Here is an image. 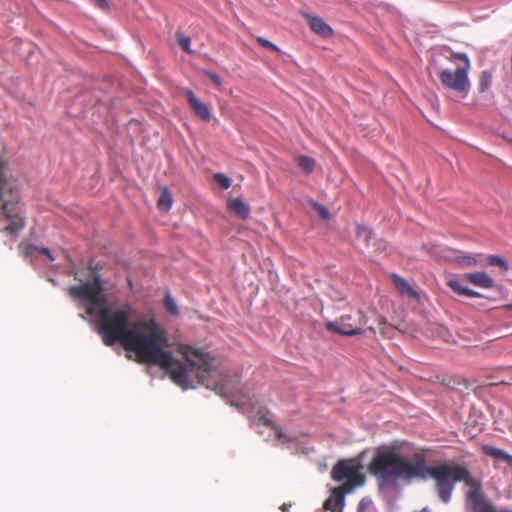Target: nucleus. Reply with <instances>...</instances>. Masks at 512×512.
<instances>
[{
	"label": "nucleus",
	"mask_w": 512,
	"mask_h": 512,
	"mask_svg": "<svg viewBox=\"0 0 512 512\" xmlns=\"http://www.w3.org/2000/svg\"><path fill=\"white\" fill-rule=\"evenodd\" d=\"M163 304L168 313H170L173 316L179 315V309L177 307V304L175 303L174 299L171 297L169 293L165 295Z\"/></svg>",
	"instance_id": "393cba45"
},
{
	"label": "nucleus",
	"mask_w": 512,
	"mask_h": 512,
	"mask_svg": "<svg viewBox=\"0 0 512 512\" xmlns=\"http://www.w3.org/2000/svg\"><path fill=\"white\" fill-rule=\"evenodd\" d=\"M493 73L491 70L481 72L478 90L481 94L485 93L492 85Z\"/></svg>",
	"instance_id": "aec40b11"
},
{
	"label": "nucleus",
	"mask_w": 512,
	"mask_h": 512,
	"mask_svg": "<svg viewBox=\"0 0 512 512\" xmlns=\"http://www.w3.org/2000/svg\"><path fill=\"white\" fill-rule=\"evenodd\" d=\"M91 2L101 10H109V3L107 0H91Z\"/></svg>",
	"instance_id": "c756f323"
},
{
	"label": "nucleus",
	"mask_w": 512,
	"mask_h": 512,
	"mask_svg": "<svg viewBox=\"0 0 512 512\" xmlns=\"http://www.w3.org/2000/svg\"><path fill=\"white\" fill-rule=\"evenodd\" d=\"M488 264L491 266H499L503 271L509 270V264L505 258L499 255H490L487 258Z\"/></svg>",
	"instance_id": "5701e85b"
},
{
	"label": "nucleus",
	"mask_w": 512,
	"mask_h": 512,
	"mask_svg": "<svg viewBox=\"0 0 512 512\" xmlns=\"http://www.w3.org/2000/svg\"><path fill=\"white\" fill-rule=\"evenodd\" d=\"M450 64L454 66L450 70V90L458 92L463 97L468 96L471 90L469 72L471 60L467 53L453 52L450 49Z\"/></svg>",
	"instance_id": "423d86ee"
},
{
	"label": "nucleus",
	"mask_w": 512,
	"mask_h": 512,
	"mask_svg": "<svg viewBox=\"0 0 512 512\" xmlns=\"http://www.w3.org/2000/svg\"><path fill=\"white\" fill-rule=\"evenodd\" d=\"M39 252L41 254L47 256L50 260H53V257H52V255H51V253H50L48 248H41V249H39Z\"/></svg>",
	"instance_id": "473e14b6"
},
{
	"label": "nucleus",
	"mask_w": 512,
	"mask_h": 512,
	"mask_svg": "<svg viewBox=\"0 0 512 512\" xmlns=\"http://www.w3.org/2000/svg\"><path fill=\"white\" fill-rule=\"evenodd\" d=\"M346 494L348 493L343 490H337V487H335L330 497L324 502V509L331 512H342Z\"/></svg>",
	"instance_id": "9b49d317"
},
{
	"label": "nucleus",
	"mask_w": 512,
	"mask_h": 512,
	"mask_svg": "<svg viewBox=\"0 0 512 512\" xmlns=\"http://www.w3.org/2000/svg\"><path fill=\"white\" fill-rule=\"evenodd\" d=\"M203 74L215 85L220 86L222 81L219 75L212 71L204 70Z\"/></svg>",
	"instance_id": "bb28decb"
},
{
	"label": "nucleus",
	"mask_w": 512,
	"mask_h": 512,
	"mask_svg": "<svg viewBox=\"0 0 512 512\" xmlns=\"http://www.w3.org/2000/svg\"><path fill=\"white\" fill-rule=\"evenodd\" d=\"M355 228H356V238L358 240H361L365 246H368L369 241L372 236L371 230L361 224H357Z\"/></svg>",
	"instance_id": "4be33fe9"
},
{
	"label": "nucleus",
	"mask_w": 512,
	"mask_h": 512,
	"mask_svg": "<svg viewBox=\"0 0 512 512\" xmlns=\"http://www.w3.org/2000/svg\"><path fill=\"white\" fill-rule=\"evenodd\" d=\"M185 96L188 102L189 107L193 110V112L203 121H210L211 113L209 107L201 102L193 93L192 90H185Z\"/></svg>",
	"instance_id": "9d476101"
},
{
	"label": "nucleus",
	"mask_w": 512,
	"mask_h": 512,
	"mask_svg": "<svg viewBox=\"0 0 512 512\" xmlns=\"http://www.w3.org/2000/svg\"><path fill=\"white\" fill-rule=\"evenodd\" d=\"M257 42L259 43V45H261L264 48H267V49H270V50L276 51V52L280 51V49L275 44H273L272 42H270L267 39H264L262 37H258Z\"/></svg>",
	"instance_id": "cd10ccee"
},
{
	"label": "nucleus",
	"mask_w": 512,
	"mask_h": 512,
	"mask_svg": "<svg viewBox=\"0 0 512 512\" xmlns=\"http://www.w3.org/2000/svg\"><path fill=\"white\" fill-rule=\"evenodd\" d=\"M392 280L394 286L397 288L399 293L403 296H409L411 298H418L419 295L416 290L401 276L393 274Z\"/></svg>",
	"instance_id": "f3484780"
},
{
	"label": "nucleus",
	"mask_w": 512,
	"mask_h": 512,
	"mask_svg": "<svg viewBox=\"0 0 512 512\" xmlns=\"http://www.w3.org/2000/svg\"><path fill=\"white\" fill-rule=\"evenodd\" d=\"M306 19H307V23L310 27V29L318 34L319 36L323 37V38H328L330 36H332V29L331 27L320 17H317V16H311V15H307L306 16Z\"/></svg>",
	"instance_id": "4468645a"
},
{
	"label": "nucleus",
	"mask_w": 512,
	"mask_h": 512,
	"mask_svg": "<svg viewBox=\"0 0 512 512\" xmlns=\"http://www.w3.org/2000/svg\"><path fill=\"white\" fill-rule=\"evenodd\" d=\"M213 178L222 189L226 190L231 186V179L223 173H216Z\"/></svg>",
	"instance_id": "a878e982"
},
{
	"label": "nucleus",
	"mask_w": 512,
	"mask_h": 512,
	"mask_svg": "<svg viewBox=\"0 0 512 512\" xmlns=\"http://www.w3.org/2000/svg\"><path fill=\"white\" fill-rule=\"evenodd\" d=\"M81 284L70 286L67 294L78 301H85V311L97 318V331L106 346L121 343L126 352L135 354V361L159 366L183 389L189 387L188 368L164 349L167 333L154 319L131 323L136 310L130 304L120 307L106 306L104 282L97 268L88 265L73 272Z\"/></svg>",
	"instance_id": "f257e3e1"
},
{
	"label": "nucleus",
	"mask_w": 512,
	"mask_h": 512,
	"mask_svg": "<svg viewBox=\"0 0 512 512\" xmlns=\"http://www.w3.org/2000/svg\"><path fill=\"white\" fill-rule=\"evenodd\" d=\"M297 166L302 169L306 174H310L314 167H315V161L313 158L308 156H299L296 159Z\"/></svg>",
	"instance_id": "412c9836"
},
{
	"label": "nucleus",
	"mask_w": 512,
	"mask_h": 512,
	"mask_svg": "<svg viewBox=\"0 0 512 512\" xmlns=\"http://www.w3.org/2000/svg\"><path fill=\"white\" fill-rule=\"evenodd\" d=\"M368 470L386 484L393 483L398 479L408 481L435 479L440 497L443 501H448V464L427 465L426 454L423 450H415L409 454L403 451L401 444L395 442L377 450L368 465Z\"/></svg>",
	"instance_id": "f03ea898"
},
{
	"label": "nucleus",
	"mask_w": 512,
	"mask_h": 512,
	"mask_svg": "<svg viewBox=\"0 0 512 512\" xmlns=\"http://www.w3.org/2000/svg\"><path fill=\"white\" fill-rule=\"evenodd\" d=\"M363 466L356 459H341L331 469V478L337 483H341L337 490H343L352 493L357 487L365 482V476L362 473Z\"/></svg>",
	"instance_id": "39448f33"
},
{
	"label": "nucleus",
	"mask_w": 512,
	"mask_h": 512,
	"mask_svg": "<svg viewBox=\"0 0 512 512\" xmlns=\"http://www.w3.org/2000/svg\"><path fill=\"white\" fill-rule=\"evenodd\" d=\"M227 209L241 220H246L250 215V206L241 198H229Z\"/></svg>",
	"instance_id": "f8f14e48"
},
{
	"label": "nucleus",
	"mask_w": 512,
	"mask_h": 512,
	"mask_svg": "<svg viewBox=\"0 0 512 512\" xmlns=\"http://www.w3.org/2000/svg\"><path fill=\"white\" fill-rule=\"evenodd\" d=\"M260 420L266 425V426H271L273 427V429L275 430V433H276V437L278 439L282 438V432L280 431V429L277 427V426H273L272 425V422L268 419L267 416L263 415L261 416Z\"/></svg>",
	"instance_id": "c85d7f7f"
},
{
	"label": "nucleus",
	"mask_w": 512,
	"mask_h": 512,
	"mask_svg": "<svg viewBox=\"0 0 512 512\" xmlns=\"http://www.w3.org/2000/svg\"><path fill=\"white\" fill-rule=\"evenodd\" d=\"M456 438H457V434L454 432H450V440H449L450 448H452V443L458 441Z\"/></svg>",
	"instance_id": "72a5a7b5"
},
{
	"label": "nucleus",
	"mask_w": 512,
	"mask_h": 512,
	"mask_svg": "<svg viewBox=\"0 0 512 512\" xmlns=\"http://www.w3.org/2000/svg\"><path fill=\"white\" fill-rule=\"evenodd\" d=\"M440 80L444 86H448V71L447 70H443L440 73Z\"/></svg>",
	"instance_id": "7c9ffc66"
},
{
	"label": "nucleus",
	"mask_w": 512,
	"mask_h": 512,
	"mask_svg": "<svg viewBox=\"0 0 512 512\" xmlns=\"http://www.w3.org/2000/svg\"><path fill=\"white\" fill-rule=\"evenodd\" d=\"M507 308L512 310V303L508 304Z\"/></svg>",
	"instance_id": "e433bc0d"
},
{
	"label": "nucleus",
	"mask_w": 512,
	"mask_h": 512,
	"mask_svg": "<svg viewBox=\"0 0 512 512\" xmlns=\"http://www.w3.org/2000/svg\"><path fill=\"white\" fill-rule=\"evenodd\" d=\"M465 277L475 286L491 289L494 287V279L485 271L466 273Z\"/></svg>",
	"instance_id": "dca6fc26"
},
{
	"label": "nucleus",
	"mask_w": 512,
	"mask_h": 512,
	"mask_svg": "<svg viewBox=\"0 0 512 512\" xmlns=\"http://www.w3.org/2000/svg\"><path fill=\"white\" fill-rule=\"evenodd\" d=\"M449 389L452 390L454 389V386L452 385V380L450 379V386H449Z\"/></svg>",
	"instance_id": "c9c22d12"
},
{
	"label": "nucleus",
	"mask_w": 512,
	"mask_h": 512,
	"mask_svg": "<svg viewBox=\"0 0 512 512\" xmlns=\"http://www.w3.org/2000/svg\"><path fill=\"white\" fill-rule=\"evenodd\" d=\"M157 206L162 211L170 210L172 206V195L167 188L161 190L160 196L157 201Z\"/></svg>",
	"instance_id": "6ab92c4d"
},
{
	"label": "nucleus",
	"mask_w": 512,
	"mask_h": 512,
	"mask_svg": "<svg viewBox=\"0 0 512 512\" xmlns=\"http://www.w3.org/2000/svg\"><path fill=\"white\" fill-rule=\"evenodd\" d=\"M456 483H463L469 488L466 500L472 512H497L495 505L483 495L480 479L471 474L465 462L450 457V494Z\"/></svg>",
	"instance_id": "20e7f679"
},
{
	"label": "nucleus",
	"mask_w": 512,
	"mask_h": 512,
	"mask_svg": "<svg viewBox=\"0 0 512 512\" xmlns=\"http://www.w3.org/2000/svg\"><path fill=\"white\" fill-rule=\"evenodd\" d=\"M461 268L474 267L478 264L476 255L464 254L462 251L450 248V263Z\"/></svg>",
	"instance_id": "ddd939ff"
},
{
	"label": "nucleus",
	"mask_w": 512,
	"mask_h": 512,
	"mask_svg": "<svg viewBox=\"0 0 512 512\" xmlns=\"http://www.w3.org/2000/svg\"><path fill=\"white\" fill-rule=\"evenodd\" d=\"M291 506H292L291 504H286V503H284V504H282V505L280 506V510H281L282 512H289V510H290Z\"/></svg>",
	"instance_id": "f704fd0d"
},
{
	"label": "nucleus",
	"mask_w": 512,
	"mask_h": 512,
	"mask_svg": "<svg viewBox=\"0 0 512 512\" xmlns=\"http://www.w3.org/2000/svg\"><path fill=\"white\" fill-rule=\"evenodd\" d=\"M175 36H176L177 43L181 47V49L184 52H186L188 54H191L192 50H191V47H190V44H191L190 37L185 36L181 32H176Z\"/></svg>",
	"instance_id": "b1692460"
},
{
	"label": "nucleus",
	"mask_w": 512,
	"mask_h": 512,
	"mask_svg": "<svg viewBox=\"0 0 512 512\" xmlns=\"http://www.w3.org/2000/svg\"><path fill=\"white\" fill-rule=\"evenodd\" d=\"M450 289H452L458 295L466 296V297H469V298H483V297H485L484 294H482V293H480V292H478L476 290H473V289H471L469 287L463 286V285H461L456 280H451L450 279Z\"/></svg>",
	"instance_id": "a211bd4d"
},
{
	"label": "nucleus",
	"mask_w": 512,
	"mask_h": 512,
	"mask_svg": "<svg viewBox=\"0 0 512 512\" xmlns=\"http://www.w3.org/2000/svg\"><path fill=\"white\" fill-rule=\"evenodd\" d=\"M0 210L9 221V224L1 230L2 232L16 235L25 227V217L18 206L10 205L7 201L0 204Z\"/></svg>",
	"instance_id": "0eeeda50"
},
{
	"label": "nucleus",
	"mask_w": 512,
	"mask_h": 512,
	"mask_svg": "<svg viewBox=\"0 0 512 512\" xmlns=\"http://www.w3.org/2000/svg\"><path fill=\"white\" fill-rule=\"evenodd\" d=\"M326 327L329 331H333L344 336H354L362 333V329L353 322L352 316L350 315H344L335 322H328Z\"/></svg>",
	"instance_id": "1a4fd4ad"
},
{
	"label": "nucleus",
	"mask_w": 512,
	"mask_h": 512,
	"mask_svg": "<svg viewBox=\"0 0 512 512\" xmlns=\"http://www.w3.org/2000/svg\"><path fill=\"white\" fill-rule=\"evenodd\" d=\"M180 352L188 363L190 370L197 372L199 383L206 385L207 388L222 396L236 393L239 380L229 376L220 367L219 361L210 353L187 345L182 346Z\"/></svg>",
	"instance_id": "7ed1b4c3"
},
{
	"label": "nucleus",
	"mask_w": 512,
	"mask_h": 512,
	"mask_svg": "<svg viewBox=\"0 0 512 512\" xmlns=\"http://www.w3.org/2000/svg\"><path fill=\"white\" fill-rule=\"evenodd\" d=\"M15 187V178L9 161L0 156V204L7 202L6 197L12 194Z\"/></svg>",
	"instance_id": "6e6552de"
},
{
	"label": "nucleus",
	"mask_w": 512,
	"mask_h": 512,
	"mask_svg": "<svg viewBox=\"0 0 512 512\" xmlns=\"http://www.w3.org/2000/svg\"><path fill=\"white\" fill-rule=\"evenodd\" d=\"M318 211H319L320 216L323 219H328L329 218V212H328V210L325 207L319 205L318 206Z\"/></svg>",
	"instance_id": "2f4dec72"
},
{
	"label": "nucleus",
	"mask_w": 512,
	"mask_h": 512,
	"mask_svg": "<svg viewBox=\"0 0 512 512\" xmlns=\"http://www.w3.org/2000/svg\"><path fill=\"white\" fill-rule=\"evenodd\" d=\"M482 451L486 456L512 467V454L507 451L488 444L482 446Z\"/></svg>",
	"instance_id": "2eb2a0df"
}]
</instances>
